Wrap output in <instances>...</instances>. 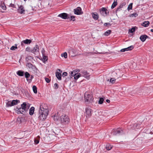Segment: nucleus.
Returning <instances> with one entry per match:
<instances>
[{"mask_svg": "<svg viewBox=\"0 0 153 153\" xmlns=\"http://www.w3.org/2000/svg\"><path fill=\"white\" fill-rule=\"evenodd\" d=\"M48 110L47 108H44L41 105L39 110V119L41 120H43L46 118L48 114Z\"/></svg>", "mask_w": 153, "mask_h": 153, "instance_id": "obj_1", "label": "nucleus"}, {"mask_svg": "<svg viewBox=\"0 0 153 153\" xmlns=\"http://www.w3.org/2000/svg\"><path fill=\"white\" fill-rule=\"evenodd\" d=\"M60 120L62 123L66 124L68 123L70 119L67 115L63 114L60 117Z\"/></svg>", "mask_w": 153, "mask_h": 153, "instance_id": "obj_2", "label": "nucleus"}, {"mask_svg": "<svg viewBox=\"0 0 153 153\" xmlns=\"http://www.w3.org/2000/svg\"><path fill=\"white\" fill-rule=\"evenodd\" d=\"M92 110L90 106H87L85 108V113L87 118L90 117L92 115Z\"/></svg>", "mask_w": 153, "mask_h": 153, "instance_id": "obj_3", "label": "nucleus"}, {"mask_svg": "<svg viewBox=\"0 0 153 153\" xmlns=\"http://www.w3.org/2000/svg\"><path fill=\"white\" fill-rule=\"evenodd\" d=\"M100 10V14L104 16L109 15V11L105 7H103Z\"/></svg>", "mask_w": 153, "mask_h": 153, "instance_id": "obj_4", "label": "nucleus"}, {"mask_svg": "<svg viewBox=\"0 0 153 153\" xmlns=\"http://www.w3.org/2000/svg\"><path fill=\"white\" fill-rule=\"evenodd\" d=\"M114 134V135L117 134L121 135L124 134V131L123 129L121 128H118L115 129L113 131Z\"/></svg>", "mask_w": 153, "mask_h": 153, "instance_id": "obj_5", "label": "nucleus"}, {"mask_svg": "<svg viewBox=\"0 0 153 153\" xmlns=\"http://www.w3.org/2000/svg\"><path fill=\"white\" fill-rule=\"evenodd\" d=\"M58 16L64 19H66L70 18L69 15L66 13H61L59 14Z\"/></svg>", "mask_w": 153, "mask_h": 153, "instance_id": "obj_6", "label": "nucleus"}, {"mask_svg": "<svg viewBox=\"0 0 153 153\" xmlns=\"http://www.w3.org/2000/svg\"><path fill=\"white\" fill-rule=\"evenodd\" d=\"M85 101L87 102H91L93 100L92 97L90 94L85 93Z\"/></svg>", "mask_w": 153, "mask_h": 153, "instance_id": "obj_7", "label": "nucleus"}, {"mask_svg": "<svg viewBox=\"0 0 153 153\" xmlns=\"http://www.w3.org/2000/svg\"><path fill=\"white\" fill-rule=\"evenodd\" d=\"M74 14L77 15L82 14L83 13L82 9L80 7H78L76 9H74Z\"/></svg>", "mask_w": 153, "mask_h": 153, "instance_id": "obj_8", "label": "nucleus"}, {"mask_svg": "<svg viewBox=\"0 0 153 153\" xmlns=\"http://www.w3.org/2000/svg\"><path fill=\"white\" fill-rule=\"evenodd\" d=\"M139 91L142 92V95L146 96L149 94V89L147 88L144 89H139Z\"/></svg>", "mask_w": 153, "mask_h": 153, "instance_id": "obj_9", "label": "nucleus"}, {"mask_svg": "<svg viewBox=\"0 0 153 153\" xmlns=\"http://www.w3.org/2000/svg\"><path fill=\"white\" fill-rule=\"evenodd\" d=\"M17 10L18 12L20 14H25V11L24 6L23 5H21L19 6Z\"/></svg>", "mask_w": 153, "mask_h": 153, "instance_id": "obj_10", "label": "nucleus"}, {"mask_svg": "<svg viewBox=\"0 0 153 153\" xmlns=\"http://www.w3.org/2000/svg\"><path fill=\"white\" fill-rule=\"evenodd\" d=\"M21 108L22 109L25 111L26 112L29 108V107L27 105L26 103L25 102H23L21 104Z\"/></svg>", "mask_w": 153, "mask_h": 153, "instance_id": "obj_11", "label": "nucleus"}, {"mask_svg": "<svg viewBox=\"0 0 153 153\" xmlns=\"http://www.w3.org/2000/svg\"><path fill=\"white\" fill-rule=\"evenodd\" d=\"M80 73L82 74L86 78L88 79L89 78L90 75L89 73H88L86 71H81Z\"/></svg>", "mask_w": 153, "mask_h": 153, "instance_id": "obj_12", "label": "nucleus"}, {"mask_svg": "<svg viewBox=\"0 0 153 153\" xmlns=\"http://www.w3.org/2000/svg\"><path fill=\"white\" fill-rule=\"evenodd\" d=\"M32 42V40L26 39L25 40H24L21 42V45L22 46L24 45V44H29Z\"/></svg>", "mask_w": 153, "mask_h": 153, "instance_id": "obj_13", "label": "nucleus"}, {"mask_svg": "<svg viewBox=\"0 0 153 153\" xmlns=\"http://www.w3.org/2000/svg\"><path fill=\"white\" fill-rule=\"evenodd\" d=\"M16 112L17 114H23V113H26L25 111L22 109L21 107L18 108L17 107L15 109Z\"/></svg>", "mask_w": 153, "mask_h": 153, "instance_id": "obj_14", "label": "nucleus"}, {"mask_svg": "<svg viewBox=\"0 0 153 153\" xmlns=\"http://www.w3.org/2000/svg\"><path fill=\"white\" fill-rule=\"evenodd\" d=\"M149 37L148 36L146 35H141L140 37V39L143 42H144L146 39L148 38Z\"/></svg>", "mask_w": 153, "mask_h": 153, "instance_id": "obj_15", "label": "nucleus"}, {"mask_svg": "<svg viewBox=\"0 0 153 153\" xmlns=\"http://www.w3.org/2000/svg\"><path fill=\"white\" fill-rule=\"evenodd\" d=\"M126 4V3L125 2H123L121 4L120 6L118 7L116 10V13L117 11H120L121 10V8H122L124 6H125Z\"/></svg>", "mask_w": 153, "mask_h": 153, "instance_id": "obj_16", "label": "nucleus"}, {"mask_svg": "<svg viewBox=\"0 0 153 153\" xmlns=\"http://www.w3.org/2000/svg\"><path fill=\"white\" fill-rule=\"evenodd\" d=\"M33 49L34 53H35L39 52V48L38 45H36L35 47L33 48Z\"/></svg>", "mask_w": 153, "mask_h": 153, "instance_id": "obj_17", "label": "nucleus"}, {"mask_svg": "<svg viewBox=\"0 0 153 153\" xmlns=\"http://www.w3.org/2000/svg\"><path fill=\"white\" fill-rule=\"evenodd\" d=\"M16 74L19 76H22L24 75L25 72L21 70H19L17 71Z\"/></svg>", "mask_w": 153, "mask_h": 153, "instance_id": "obj_18", "label": "nucleus"}, {"mask_svg": "<svg viewBox=\"0 0 153 153\" xmlns=\"http://www.w3.org/2000/svg\"><path fill=\"white\" fill-rule=\"evenodd\" d=\"M56 76L58 80H61L62 74L61 73L59 72H56Z\"/></svg>", "mask_w": 153, "mask_h": 153, "instance_id": "obj_19", "label": "nucleus"}, {"mask_svg": "<svg viewBox=\"0 0 153 153\" xmlns=\"http://www.w3.org/2000/svg\"><path fill=\"white\" fill-rule=\"evenodd\" d=\"M149 24L150 23L149 22L146 21H145L143 22L141 24V25L144 27H148L149 25Z\"/></svg>", "mask_w": 153, "mask_h": 153, "instance_id": "obj_20", "label": "nucleus"}, {"mask_svg": "<svg viewBox=\"0 0 153 153\" xmlns=\"http://www.w3.org/2000/svg\"><path fill=\"white\" fill-rule=\"evenodd\" d=\"M92 15L93 19L95 20H97L99 18V15L96 13H94L92 14Z\"/></svg>", "mask_w": 153, "mask_h": 153, "instance_id": "obj_21", "label": "nucleus"}, {"mask_svg": "<svg viewBox=\"0 0 153 153\" xmlns=\"http://www.w3.org/2000/svg\"><path fill=\"white\" fill-rule=\"evenodd\" d=\"M117 0H114V1L111 6V8L112 9L114 8L117 5Z\"/></svg>", "mask_w": 153, "mask_h": 153, "instance_id": "obj_22", "label": "nucleus"}, {"mask_svg": "<svg viewBox=\"0 0 153 153\" xmlns=\"http://www.w3.org/2000/svg\"><path fill=\"white\" fill-rule=\"evenodd\" d=\"M34 111V108L33 107H32L29 110V114L30 115L33 114Z\"/></svg>", "mask_w": 153, "mask_h": 153, "instance_id": "obj_23", "label": "nucleus"}, {"mask_svg": "<svg viewBox=\"0 0 153 153\" xmlns=\"http://www.w3.org/2000/svg\"><path fill=\"white\" fill-rule=\"evenodd\" d=\"M74 74L75 75L74 78L75 79V80H77L80 76H81V74L80 73H75Z\"/></svg>", "mask_w": 153, "mask_h": 153, "instance_id": "obj_24", "label": "nucleus"}, {"mask_svg": "<svg viewBox=\"0 0 153 153\" xmlns=\"http://www.w3.org/2000/svg\"><path fill=\"white\" fill-rule=\"evenodd\" d=\"M11 104L13 106L17 104L18 103L20 102V101L19 100H13L12 101Z\"/></svg>", "mask_w": 153, "mask_h": 153, "instance_id": "obj_25", "label": "nucleus"}, {"mask_svg": "<svg viewBox=\"0 0 153 153\" xmlns=\"http://www.w3.org/2000/svg\"><path fill=\"white\" fill-rule=\"evenodd\" d=\"M137 27L136 26L131 28V29H130L129 30V32L130 33H133L134 32L136 29H137Z\"/></svg>", "mask_w": 153, "mask_h": 153, "instance_id": "obj_26", "label": "nucleus"}, {"mask_svg": "<svg viewBox=\"0 0 153 153\" xmlns=\"http://www.w3.org/2000/svg\"><path fill=\"white\" fill-rule=\"evenodd\" d=\"M112 147V146L109 144H107L106 146V149L108 151L110 150Z\"/></svg>", "mask_w": 153, "mask_h": 153, "instance_id": "obj_27", "label": "nucleus"}, {"mask_svg": "<svg viewBox=\"0 0 153 153\" xmlns=\"http://www.w3.org/2000/svg\"><path fill=\"white\" fill-rule=\"evenodd\" d=\"M25 77L27 78V79L29 78L30 76V74L29 73L27 72H26L25 73Z\"/></svg>", "mask_w": 153, "mask_h": 153, "instance_id": "obj_28", "label": "nucleus"}, {"mask_svg": "<svg viewBox=\"0 0 153 153\" xmlns=\"http://www.w3.org/2000/svg\"><path fill=\"white\" fill-rule=\"evenodd\" d=\"M33 78V76L32 75H30V76L28 79H27V81L29 83L31 82L32 79Z\"/></svg>", "mask_w": 153, "mask_h": 153, "instance_id": "obj_29", "label": "nucleus"}, {"mask_svg": "<svg viewBox=\"0 0 153 153\" xmlns=\"http://www.w3.org/2000/svg\"><path fill=\"white\" fill-rule=\"evenodd\" d=\"M33 90L34 93L36 94L37 93V88L35 85H33Z\"/></svg>", "mask_w": 153, "mask_h": 153, "instance_id": "obj_30", "label": "nucleus"}, {"mask_svg": "<svg viewBox=\"0 0 153 153\" xmlns=\"http://www.w3.org/2000/svg\"><path fill=\"white\" fill-rule=\"evenodd\" d=\"M111 30H108L105 33L104 35L105 36H108L111 34Z\"/></svg>", "mask_w": 153, "mask_h": 153, "instance_id": "obj_31", "label": "nucleus"}, {"mask_svg": "<svg viewBox=\"0 0 153 153\" xmlns=\"http://www.w3.org/2000/svg\"><path fill=\"white\" fill-rule=\"evenodd\" d=\"M138 16L137 14L136 13H134L132 14H131L129 16L131 17H136Z\"/></svg>", "mask_w": 153, "mask_h": 153, "instance_id": "obj_32", "label": "nucleus"}, {"mask_svg": "<svg viewBox=\"0 0 153 153\" xmlns=\"http://www.w3.org/2000/svg\"><path fill=\"white\" fill-rule=\"evenodd\" d=\"M132 3H131L128 5L127 9L128 11L129 10H131L132 8Z\"/></svg>", "mask_w": 153, "mask_h": 153, "instance_id": "obj_33", "label": "nucleus"}, {"mask_svg": "<svg viewBox=\"0 0 153 153\" xmlns=\"http://www.w3.org/2000/svg\"><path fill=\"white\" fill-rule=\"evenodd\" d=\"M104 99L103 98L100 97V98L99 100V104H102L103 103L104 101Z\"/></svg>", "mask_w": 153, "mask_h": 153, "instance_id": "obj_34", "label": "nucleus"}, {"mask_svg": "<svg viewBox=\"0 0 153 153\" xmlns=\"http://www.w3.org/2000/svg\"><path fill=\"white\" fill-rule=\"evenodd\" d=\"M15 46H13L11 47L10 48V49L12 50H15L16 49H17L18 48L17 46V45L15 44Z\"/></svg>", "mask_w": 153, "mask_h": 153, "instance_id": "obj_35", "label": "nucleus"}, {"mask_svg": "<svg viewBox=\"0 0 153 153\" xmlns=\"http://www.w3.org/2000/svg\"><path fill=\"white\" fill-rule=\"evenodd\" d=\"M61 55L62 57H64L65 58H67V54L66 52L62 53Z\"/></svg>", "mask_w": 153, "mask_h": 153, "instance_id": "obj_36", "label": "nucleus"}, {"mask_svg": "<svg viewBox=\"0 0 153 153\" xmlns=\"http://www.w3.org/2000/svg\"><path fill=\"white\" fill-rule=\"evenodd\" d=\"M70 16V21H75V16H71V15H69Z\"/></svg>", "mask_w": 153, "mask_h": 153, "instance_id": "obj_37", "label": "nucleus"}, {"mask_svg": "<svg viewBox=\"0 0 153 153\" xmlns=\"http://www.w3.org/2000/svg\"><path fill=\"white\" fill-rule=\"evenodd\" d=\"M111 24L109 22L105 23L104 24V26H106V27H108L109 26H111Z\"/></svg>", "mask_w": 153, "mask_h": 153, "instance_id": "obj_38", "label": "nucleus"}, {"mask_svg": "<svg viewBox=\"0 0 153 153\" xmlns=\"http://www.w3.org/2000/svg\"><path fill=\"white\" fill-rule=\"evenodd\" d=\"M12 103V102L8 101L7 102L6 105L7 107H10L13 106V105L11 104Z\"/></svg>", "mask_w": 153, "mask_h": 153, "instance_id": "obj_39", "label": "nucleus"}, {"mask_svg": "<svg viewBox=\"0 0 153 153\" xmlns=\"http://www.w3.org/2000/svg\"><path fill=\"white\" fill-rule=\"evenodd\" d=\"M133 127L134 128H138L140 127V125L137 123H135L134 124Z\"/></svg>", "mask_w": 153, "mask_h": 153, "instance_id": "obj_40", "label": "nucleus"}, {"mask_svg": "<svg viewBox=\"0 0 153 153\" xmlns=\"http://www.w3.org/2000/svg\"><path fill=\"white\" fill-rule=\"evenodd\" d=\"M134 47L133 45H131L129 47H128V48H126L127 49V51H130L132 50L133 48Z\"/></svg>", "mask_w": 153, "mask_h": 153, "instance_id": "obj_41", "label": "nucleus"}, {"mask_svg": "<svg viewBox=\"0 0 153 153\" xmlns=\"http://www.w3.org/2000/svg\"><path fill=\"white\" fill-rule=\"evenodd\" d=\"M116 79L114 78H111L110 79V82L112 83H115V81Z\"/></svg>", "mask_w": 153, "mask_h": 153, "instance_id": "obj_42", "label": "nucleus"}, {"mask_svg": "<svg viewBox=\"0 0 153 153\" xmlns=\"http://www.w3.org/2000/svg\"><path fill=\"white\" fill-rule=\"evenodd\" d=\"M43 59L45 61H47L48 60V57L46 56L45 54L42 55Z\"/></svg>", "mask_w": 153, "mask_h": 153, "instance_id": "obj_43", "label": "nucleus"}, {"mask_svg": "<svg viewBox=\"0 0 153 153\" xmlns=\"http://www.w3.org/2000/svg\"><path fill=\"white\" fill-rule=\"evenodd\" d=\"M58 87L59 86L58 84L56 83H55L54 85V89L56 90L58 88Z\"/></svg>", "mask_w": 153, "mask_h": 153, "instance_id": "obj_44", "label": "nucleus"}, {"mask_svg": "<svg viewBox=\"0 0 153 153\" xmlns=\"http://www.w3.org/2000/svg\"><path fill=\"white\" fill-rule=\"evenodd\" d=\"M75 73H75V72H74V71L71 72V73H70V76L71 77V76H74H74L75 75L74 74Z\"/></svg>", "mask_w": 153, "mask_h": 153, "instance_id": "obj_45", "label": "nucleus"}, {"mask_svg": "<svg viewBox=\"0 0 153 153\" xmlns=\"http://www.w3.org/2000/svg\"><path fill=\"white\" fill-rule=\"evenodd\" d=\"M33 65L30 63H27V66L29 68H31L32 67Z\"/></svg>", "mask_w": 153, "mask_h": 153, "instance_id": "obj_46", "label": "nucleus"}, {"mask_svg": "<svg viewBox=\"0 0 153 153\" xmlns=\"http://www.w3.org/2000/svg\"><path fill=\"white\" fill-rule=\"evenodd\" d=\"M1 8L4 10H6V7L4 4H1Z\"/></svg>", "mask_w": 153, "mask_h": 153, "instance_id": "obj_47", "label": "nucleus"}, {"mask_svg": "<svg viewBox=\"0 0 153 153\" xmlns=\"http://www.w3.org/2000/svg\"><path fill=\"white\" fill-rule=\"evenodd\" d=\"M34 142H35V143L36 145V144H38V143H39V140L35 139Z\"/></svg>", "mask_w": 153, "mask_h": 153, "instance_id": "obj_48", "label": "nucleus"}, {"mask_svg": "<svg viewBox=\"0 0 153 153\" xmlns=\"http://www.w3.org/2000/svg\"><path fill=\"white\" fill-rule=\"evenodd\" d=\"M67 73L66 72H64L62 74V76L63 77L66 76L67 75Z\"/></svg>", "mask_w": 153, "mask_h": 153, "instance_id": "obj_49", "label": "nucleus"}, {"mask_svg": "<svg viewBox=\"0 0 153 153\" xmlns=\"http://www.w3.org/2000/svg\"><path fill=\"white\" fill-rule=\"evenodd\" d=\"M25 50L27 51L30 52V47H28L26 48Z\"/></svg>", "mask_w": 153, "mask_h": 153, "instance_id": "obj_50", "label": "nucleus"}, {"mask_svg": "<svg viewBox=\"0 0 153 153\" xmlns=\"http://www.w3.org/2000/svg\"><path fill=\"white\" fill-rule=\"evenodd\" d=\"M127 51V49L126 48L122 49H121L120 51L121 52H124L125 51Z\"/></svg>", "mask_w": 153, "mask_h": 153, "instance_id": "obj_51", "label": "nucleus"}, {"mask_svg": "<svg viewBox=\"0 0 153 153\" xmlns=\"http://www.w3.org/2000/svg\"><path fill=\"white\" fill-rule=\"evenodd\" d=\"M34 71H35V70H36V68L35 66L33 65L32 66V67H31V68Z\"/></svg>", "mask_w": 153, "mask_h": 153, "instance_id": "obj_52", "label": "nucleus"}, {"mask_svg": "<svg viewBox=\"0 0 153 153\" xmlns=\"http://www.w3.org/2000/svg\"><path fill=\"white\" fill-rule=\"evenodd\" d=\"M9 6L10 7H13V8H15V5L14 4L11 3L10 4V5H9Z\"/></svg>", "mask_w": 153, "mask_h": 153, "instance_id": "obj_53", "label": "nucleus"}, {"mask_svg": "<svg viewBox=\"0 0 153 153\" xmlns=\"http://www.w3.org/2000/svg\"><path fill=\"white\" fill-rule=\"evenodd\" d=\"M45 81H46L47 82V83H49L50 82V79L48 78H45Z\"/></svg>", "mask_w": 153, "mask_h": 153, "instance_id": "obj_54", "label": "nucleus"}, {"mask_svg": "<svg viewBox=\"0 0 153 153\" xmlns=\"http://www.w3.org/2000/svg\"><path fill=\"white\" fill-rule=\"evenodd\" d=\"M45 51L44 49L43 48H42V51H41V53H42V55L45 54Z\"/></svg>", "mask_w": 153, "mask_h": 153, "instance_id": "obj_55", "label": "nucleus"}, {"mask_svg": "<svg viewBox=\"0 0 153 153\" xmlns=\"http://www.w3.org/2000/svg\"><path fill=\"white\" fill-rule=\"evenodd\" d=\"M137 93L139 94V95H142V92H141L140 91H139V89L137 91Z\"/></svg>", "mask_w": 153, "mask_h": 153, "instance_id": "obj_56", "label": "nucleus"}, {"mask_svg": "<svg viewBox=\"0 0 153 153\" xmlns=\"http://www.w3.org/2000/svg\"><path fill=\"white\" fill-rule=\"evenodd\" d=\"M54 119H56V120H58L59 118V117H57L56 115L55 116V115H54Z\"/></svg>", "mask_w": 153, "mask_h": 153, "instance_id": "obj_57", "label": "nucleus"}, {"mask_svg": "<svg viewBox=\"0 0 153 153\" xmlns=\"http://www.w3.org/2000/svg\"><path fill=\"white\" fill-rule=\"evenodd\" d=\"M30 56L26 57L25 59L27 61H28V60H29V58H30Z\"/></svg>", "mask_w": 153, "mask_h": 153, "instance_id": "obj_58", "label": "nucleus"}, {"mask_svg": "<svg viewBox=\"0 0 153 153\" xmlns=\"http://www.w3.org/2000/svg\"><path fill=\"white\" fill-rule=\"evenodd\" d=\"M91 53V52H85L84 53V54L86 55H87L88 54Z\"/></svg>", "mask_w": 153, "mask_h": 153, "instance_id": "obj_59", "label": "nucleus"}, {"mask_svg": "<svg viewBox=\"0 0 153 153\" xmlns=\"http://www.w3.org/2000/svg\"><path fill=\"white\" fill-rule=\"evenodd\" d=\"M106 102L108 103H110V101L109 100L107 99L106 100Z\"/></svg>", "mask_w": 153, "mask_h": 153, "instance_id": "obj_60", "label": "nucleus"}, {"mask_svg": "<svg viewBox=\"0 0 153 153\" xmlns=\"http://www.w3.org/2000/svg\"><path fill=\"white\" fill-rule=\"evenodd\" d=\"M30 52H31V53H33V49H31L30 48Z\"/></svg>", "mask_w": 153, "mask_h": 153, "instance_id": "obj_61", "label": "nucleus"}, {"mask_svg": "<svg viewBox=\"0 0 153 153\" xmlns=\"http://www.w3.org/2000/svg\"><path fill=\"white\" fill-rule=\"evenodd\" d=\"M58 70L59 71V72H62V71H61L60 69H58Z\"/></svg>", "mask_w": 153, "mask_h": 153, "instance_id": "obj_62", "label": "nucleus"}, {"mask_svg": "<svg viewBox=\"0 0 153 153\" xmlns=\"http://www.w3.org/2000/svg\"><path fill=\"white\" fill-rule=\"evenodd\" d=\"M151 31L152 32H153V29H152L151 30Z\"/></svg>", "mask_w": 153, "mask_h": 153, "instance_id": "obj_63", "label": "nucleus"}, {"mask_svg": "<svg viewBox=\"0 0 153 153\" xmlns=\"http://www.w3.org/2000/svg\"><path fill=\"white\" fill-rule=\"evenodd\" d=\"M24 1H27V0H24Z\"/></svg>", "mask_w": 153, "mask_h": 153, "instance_id": "obj_64", "label": "nucleus"}]
</instances>
